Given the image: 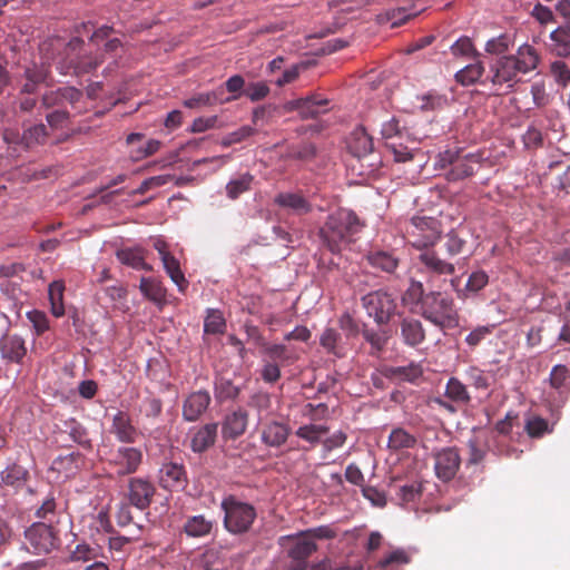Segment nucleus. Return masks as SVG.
I'll return each instance as SVG.
<instances>
[{"label":"nucleus","instance_id":"1","mask_svg":"<svg viewBox=\"0 0 570 570\" xmlns=\"http://www.w3.org/2000/svg\"><path fill=\"white\" fill-rule=\"evenodd\" d=\"M363 224L357 215L348 209L340 208L330 214L318 230L322 245L333 254L341 253L361 232Z\"/></svg>","mask_w":570,"mask_h":570},{"label":"nucleus","instance_id":"2","mask_svg":"<svg viewBox=\"0 0 570 570\" xmlns=\"http://www.w3.org/2000/svg\"><path fill=\"white\" fill-rule=\"evenodd\" d=\"M539 55L530 45L521 46L515 55L503 56L492 66V83H509L511 87L519 80L520 73H528L534 70L539 63Z\"/></svg>","mask_w":570,"mask_h":570},{"label":"nucleus","instance_id":"3","mask_svg":"<svg viewBox=\"0 0 570 570\" xmlns=\"http://www.w3.org/2000/svg\"><path fill=\"white\" fill-rule=\"evenodd\" d=\"M220 509L224 512V528L230 534L247 533L257 519L256 508L235 494L225 495Z\"/></svg>","mask_w":570,"mask_h":570},{"label":"nucleus","instance_id":"4","mask_svg":"<svg viewBox=\"0 0 570 570\" xmlns=\"http://www.w3.org/2000/svg\"><path fill=\"white\" fill-rule=\"evenodd\" d=\"M101 63L102 57L87 52L85 41L75 37L65 46L57 68L62 75L80 76L96 70Z\"/></svg>","mask_w":570,"mask_h":570},{"label":"nucleus","instance_id":"5","mask_svg":"<svg viewBox=\"0 0 570 570\" xmlns=\"http://www.w3.org/2000/svg\"><path fill=\"white\" fill-rule=\"evenodd\" d=\"M421 315L441 331L459 326L460 316L451 297L440 292H430L422 302Z\"/></svg>","mask_w":570,"mask_h":570},{"label":"nucleus","instance_id":"6","mask_svg":"<svg viewBox=\"0 0 570 570\" xmlns=\"http://www.w3.org/2000/svg\"><path fill=\"white\" fill-rule=\"evenodd\" d=\"M479 165L480 158L478 155L464 154L459 148L439 153L434 163L436 169H449L445 174L449 181H458L473 176Z\"/></svg>","mask_w":570,"mask_h":570},{"label":"nucleus","instance_id":"7","mask_svg":"<svg viewBox=\"0 0 570 570\" xmlns=\"http://www.w3.org/2000/svg\"><path fill=\"white\" fill-rule=\"evenodd\" d=\"M409 244L421 250L433 246L442 229L439 219L429 216H414L405 227Z\"/></svg>","mask_w":570,"mask_h":570},{"label":"nucleus","instance_id":"8","mask_svg":"<svg viewBox=\"0 0 570 570\" xmlns=\"http://www.w3.org/2000/svg\"><path fill=\"white\" fill-rule=\"evenodd\" d=\"M142 451L135 446H119L108 460V465L116 478L136 473L142 463Z\"/></svg>","mask_w":570,"mask_h":570},{"label":"nucleus","instance_id":"9","mask_svg":"<svg viewBox=\"0 0 570 570\" xmlns=\"http://www.w3.org/2000/svg\"><path fill=\"white\" fill-rule=\"evenodd\" d=\"M367 314L374 317L377 324H386L395 314V298L384 291H375L362 297Z\"/></svg>","mask_w":570,"mask_h":570},{"label":"nucleus","instance_id":"10","mask_svg":"<svg viewBox=\"0 0 570 570\" xmlns=\"http://www.w3.org/2000/svg\"><path fill=\"white\" fill-rule=\"evenodd\" d=\"M29 549L33 553H49L59 544V538L51 525L42 522L33 523L24 532Z\"/></svg>","mask_w":570,"mask_h":570},{"label":"nucleus","instance_id":"11","mask_svg":"<svg viewBox=\"0 0 570 570\" xmlns=\"http://www.w3.org/2000/svg\"><path fill=\"white\" fill-rule=\"evenodd\" d=\"M421 264V272L428 276V282L433 284L442 276H451L455 273L454 264L440 257V255L431 248L421 250L417 256Z\"/></svg>","mask_w":570,"mask_h":570},{"label":"nucleus","instance_id":"12","mask_svg":"<svg viewBox=\"0 0 570 570\" xmlns=\"http://www.w3.org/2000/svg\"><path fill=\"white\" fill-rule=\"evenodd\" d=\"M434 471L443 482L451 481L461 465V455L454 446L442 448L433 453Z\"/></svg>","mask_w":570,"mask_h":570},{"label":"nucleus","instance_id":"13","mask_svg":"<svg viewBox=\"0 0 570 570\" xmlns=\"http://www.w3.org/2000/svg\"><path fill=\"white\" fill-rule=\"evenodd\" d=\"M330 104L328 99L321 95L313 94L305 98L293 99L284 104V110L287 112L297 111L303 119H314L325 114Z\"/></svg>","mask_w":570,"mask_h":570},{"label":"nucleus","instance_id":"14","mask_svg":"<svg viewBox=\"0 0 570 570\" xmlns=\"http://www.w3.org/2000/svg\"><path fill=\"white\" fill-rule=\"evenodd\" d=\"M129 503L138 510H146L156 493L155 485L146 478H130L127 485Z\"/></svg>","mask_w":570,"mask_h":570},{"label":"nucleus","instance_id":"15","mask_svg":"<svg viewBox=\"0 0 570 570\" xmlns=\"http://www.w3.org/2000/svg\"><path fill=\"white\" fill-rule=\"evenodd\" d=\"M159 484L169 491H181L188 484L186 469L176 462H166L159 470Z\"/></svg>","mask_w":570,"mask_h":570},{"label":"nucleus","instance_id":"16","mask_svg":"<svg viewBox=\"0 0 570 570\" xmlns=\"http://www.w3.org/2000/svg\"><path fill=\"white\" fill-rule=\"evenodd\" d=\"M82 92L75 87H61L50 90L42 96V106L47 109H65L67 106L75 107L81 99Z\"/></svg>","mask_w":570,"mask_h":570},{"label":"nucleus","instance_id":"17","mask_svg":"<svg viewBox=\"0 0 570 570\" xmlns=\"http://www.w3.org/2000/svg\"><path fill=\"white\" fill-rule=\"evenodd\" d=\"M274 204L296 216L307 215L313 210L312 204L301 193H279L275 196Z\"/></svg>","mask_w":570,"mask_h":570},{"label":"nucleus","instance_id":"18","mask_svg":"<svg viewBox=\"0 0 570 570\" xmlns=\"http://www.w3.org/2000/svg\"><path fill=\"white\" fill-rule=\"evenodd\" d=\"M210 395L207 391L200 390L191 393L183 405V416L188 422L198 420L210 404Z\"/></svg>","mask_w":570,"mask_h":570},{"label":"nucleus","instance_id":"19","mask_svg":"<svg viewBox=\"0 0 570 570\" xmlns=\"http://www.w3.org/2000/svg\"><path fill=\"white\" fill-rule=\"evenodd\" d=\"M382 373L390 380L416 384L422 379L424 370L421 363L411 362L404 366H386Z\"/></svg>","mask_w":570,"mask_h":570},{"label":"nucleus","instance_id":"20","mask_svg":"<svg viewBox=\"0 0 570 570\" xmlns=\"http://www.w3.org/2000/svg\"><path fill=\"white\" fill-rule=\"evenodd\" d=\"M248 424V413L244 409H237L227 414L223 425L222 433L225 439L236 440L243 435Z\"/></svg>","mask_w":570,"mask_h":570},{"label":"nucleus","instance_id":"21","mask_svg":"<svg viewBox=\"0 0 570 570\" xmlns=\"http://www.w3.org/2000/svg\"><path fill=\"white\" fill-rule=\"evenodd\" d=\"M291 433V428L283 422L271 421L263 425L262 442L271 448H279L283 445Z\"/></svg>","mask_w":570,"mask_h":570},{"label":"nucleus","instance_id":"22","mask_svg":"<svg viewBox=\"0 0 570 570\" xmlns=\"http://www.w3.org/2000/svg\"><path fill=\"white\" fill-rule=\"evenodd\" d=\"M400 335L405 345L416 347L424 342L425 330L421 321L404 317L400 323Z\"/></svg>","mask_w":570,"mask_h":570},{"label":"nucleus","instance_id":"23","mask_svg":"<svg viewBox=\"0 0 570 570\" xmlns=\"http://www.w3.org/2000/svg\"><path fill=\"white\" fill-rule=\"evenodd\" d=\"M1 357L13 363H20L27 354L24 341L18 335L6 334L0 340Z\"/></svg>","mask_w":570,"mask_h":570},{"label":"nucleus","instance_id":"24","mask_svg":"<svg viewBox=\"0 0 570 570\" xmlns=\"http://www.w3.org/2000/svg\"><path fill=\"white\" fill-rule=\"evenodd\" d=\"M316 543L312 540H297L288 550V556L293 560L291 570H306V561L316 551Z\"/></svg>","mask_w":570,"mask_h":570},{"label":"nucleus","instance_id":"25","mask_svg":"<svg viewBox=\"0 0 570 570\" xmlns=\"http://www.w3.org/2000/svg\"><path fill=\"white\" fill-rule=\"evenodd\" d=\"M263 353L269 362H276L281 366L293 365L298 360L296 351L285 344H271L263 345Z\"/></svg>","mask_w":570,"mask_h":570},{"label":"nucleus","instance_id":"26","mask_svg":"<svg viewBox=\"0 0 570 570\" xmlns=\"http://www.w3.org/2000/svg\"><path fill=\"white\" fill-rule=\"evenodd\" d=\"M28 480L29 471L18 463L8 465L1 472V487L10 488L14 492H18L20 489H22Z\"/></svg>","mask_w":570,"mask_h":570},{"label":"nucleus","instance_id":"27","mask_svg":"<svg viewBox=\"0 0 570 570\" xmlns=\"http://www.w3.org/2000/svg\"><path fill=\"white\" fill-rule=\"evenodd\" d=\"M111 433L122 443H134L138 432L127 413L119 411L112 419Z\"/></svg>","mask_w":570,"mask_h":570},{"label":"nucleus","instance_id":"28","mask_svg":"<svg viewBox=\"0 0 570 570\" xmlns=\"http://www.w3.org/2000/svg\"><path fill=\"white\" fill-rule=\"evenodd\" d=\"M139 289L147 299L156 305L161 306L166 303L167 289L158 278L142 276L140 278Z\"/></svg>","mask_w":570,"mask_h":570},{"label":"nucleus","instance_id":"29","mask_svg":"<svg viewBox=\"0 0 570 570\" xmlns=\"http://www.w3.org/2000/svg\"><path fill=\"white\" fill-rule=\"evenodd\" d=\"M223 96L224 89L219 87L213 91L197 94L184 100L183 105L186 108L195 109L203 106H214L217 104H226L232 101L230 98H223Z\"/></svg>","mask_w":570,"mask_h":570},{"label":"nucleus","instance_id":"30","mask_svg":"<svg viewBox=\"0 0 570 570\" xmlns=\"http://www.w3.org/2000/svg\"><path fill=\"white\" fill-rule=\"evenodd\" d=\"M215 521L207 519L203 514L188 517L184 523L183 530L190 538H203L213 531Z\"/></svg>","mask_w":570,"mask_h":570},{"label":"nucleus","instance_id":"31","mask_svg":"<svg viewBox=\"0 0 570 570\" xmlns=\"http://www.w3.org/2000/svg\"><path fill=\"white\" fill-rule=\"evenodd\" d=\"M216 423H209L200 428L191 438L190 448L194 452L200 453L212 446L217 436Z\"/></svg>","mask_w":570,"mask_h":570},{"label":"nucleus","instance_id":"32","mask_svg":"<svg viewBox=\"0 0 570 570\" xmlns=\"http://www.w3.org/2000/svg\"><path fill=\"white\" fill-rule=\"evenodd\" d=\"M367 263L375 269L393 273L399 266V258L386 250H372L365 256Z\"/></svg>","mask_w":570,"mask_h":570},{"label":"nucleus","instance_id":"33","mask_svg":"<svg viewBox=\"0 0 570 570\" xmlns=\"http://www.w3.org/2000/svg\"><path fill=\"white\" fill-rule=\"evenodd\" d=\"M145 253L141 247L122 248L117 250L116 256L124 265L150 272L153 266L145 262Z\"/></svg>","mask_w":570,"mask_h":570},{"label":"nucleus","instance_id":"34","mask_svg":"<svg viewBox=\"0 0 570 570\" xmlns=\"http://www.w3.org/2000/svg\"><path fill=\"white\" fill-rule=\"evenodd\" d=\"M350 149L356 157H363L373 150V139L364 127H357L351 137Z\"/></svg>","mask_w":570,"mask_h":570},{"label":"nucleus","instance_id":"35","mask_svg":"<svg viewBox=\"0 0 570 570\" xmlns=\"http://www.w3.org/2000/svg\"><path fill=\"white\" fill-rule=\"evenodd\" d=\"M395 498L402 505L416 502L423 491V484L421 481H412L404 484L394 485Z\"/></svg>","mask_w":570,"mask_h":570},{"label":"nucleus","instance_id":"36","mask_svg":"<svg viewBox=\"0 0 570 570\" xmlns=\"http://www.w3.org/2000/svg\"><path fill=\"white\" fill-rule=\"evenodd\" d=\"M444 395L452 402L461 405H468L471 402V395L466 385L454 376L449 379Z\"/></svg>","mask_w":570,"mask_h":570},{"label":"nucleus","instance_id":"37","mask_svg":"<svg viewBox=\"0 0 570 570\" xmlns=\"http://www.w3.org/2000/svg\"><path fill=\"white\" fill-rule=\"evenodd\" d=\"M99 557H102V548L97 543L80 542L70 553V560L73 562L96 561Z\"/></svg>","mask_w":570,"mask_h":570},{"label":"nucleus","instance_id":"38","mask_svg":"<svg viewBox=\"0 0 570 570\" xmlns=\"http://www.w3.org/2000/svg\"><path fill=\"white\" fill-rule=\"evenodd\" d=\"M161 262L167 275L178 286L179 291L184 292L188 286V282L180 269V264L178 259L170 254L168 256L163 257Z\"/></svg>","mask_w":570,"mask_h":570},{"label":"nucleus","instance_id":"39","mask_svg":"<svg viewBox=\"0 0 570 570\" xmlns=\"http://www.w3.org/2000/svg\"><path fill=\"white\" fill-rule=\"evenodd\" d=\"M328 430L330 429L326 425L311 423L301 425L295 431V435L308 442L312 446H315L322 442V436L325 435Z\"/></svg>","mask_w":570,"mask_h":570},{"label":"nucleus","instance_id":"40","mask_svg":"<svg viewBox=\"0 0 570 570\" xmlns=\"http://www.w3.org/2000/svg\"><path fill=\"white\" fill-rule=\"evenodd\" d=\"M551 50L559 57L570 56V31L559 27L550 33Z\"/></svg>","mask_w":570,"mask_h":570},{"label":"nucleus","instance_id":"41","mask_svg":"<svg viewBox=\"0 0 570 570\" xmlns=\"http://www.w3.org/2000/svg\"><path fill=\"white\" fill-rule=\"evenodd\" d=\"M484 66L482 62L476 61L468 65L455 73V80L462 86L474 85L483 75Z\"/></svg>","mask_w":570,"mask_h":570},{"label":"nucleus","instance_id":"42","mask_svg":"<svg viewBox=\"0 0 570 570\" xmlns=\"http://www.w3.org/2000/svg\"><path fill=\"white\" fill-rule=\"evenodd\" d=\"M416 439L402 428L393 429L389 436V448L392 450H402L413 448Z\"/></svg>","mask_w":570,"mask_h":570},{"label":"nucleus","instance_id":"43","mask_svg":"<svg viewBox=\"0 0 570 570\" xmlns=\"http://www.w3.org/2000/svg\"><path fill=\"white\" fill-rule=\"evenodd\" d=\"M47 137L48 132L46 126L43 124H39L24 130L21 137V142L23 144V148L28 149L35 145L43 144Z\"/></svg>","mask_w":570,"mask_h":570},{"label":"nucleus","instance_id":"44","mask_svg":"<svg viewBox=\"0 0 570 570\" xmlns=\"http://www.w3.org/2000/svg\"><path fill=\"white\" fill-rule=\"evenodd\" d=\"M226 330V322L223 313L218 309H208L204 322V332L207 334H223Z\"/></svg>","mask_w":570,"mask_h":570},{"label":"nucleus","instance_id":"45","mask_svg":"<svg viewBox=\"0 0 570 570\" xmlns=\"http://www.w3.org/2000/svg\"><path fill=\"white\" fill-rule=\"evenodd\" d=\"M451 53L454 57L476 58L480 53L476 51L472 40L463 36L459 38L451 47Z\"/></svg>","mask_w":570,"mask_h":570},{"label":"nucleus","instance_id":"46","mask_svg":"<svg viewBox=\"0 0 570 570\" xmlns=\"http://www.w3.org/2000/svg\"><path fill=\"white\" fill-rule=\"evenodd\" d=\"M253 181V176L249 174H244L239 178L230 180L226 185V193L230 199H236L239 195L249 190Z\"/></svg>","mask_w":570,"mask_h":570},{"label":"nucleus","instance_id":"47","mask_svg":"<svg viewBox=\"0 0 570 570\" xmlns=\"http://www.w3.org/2000/svg\"><path fill=\"white\" fill-rule=\"evenodd\" d=\"M63 291L65 285L61 281H55L49 285V298L52 305V313L56 316L63 315V305H62V298H63Z\"/></svg>","mask_w":570,"mask_h":570},{"label":"nucleus","instance_id":"48","mask_svg":"<svg viewBox=\"0 0 570 570\" xmlns=\"http://www.w3.org/2000/svg\"><path fill=\"white\" fill-rule=\"evenodd\" d=\"M493 330L494 325H479L465 336V343L471 350H474L492 334Z\"/></svg>","mask_w":570,"mask_h":570},{"label":"nucleus","instance_id":"49","mask_svg":"<svg viewBox=\"0 0 570 570\" xmlns=\"http://www.w3.org/2000/svg\"><path fill=\"white\" fill-rule=\"evenodd\" d=\"M465 377L469 384L476 390H487L490 386L489 376L476 366H470L465 372Z\"/></svg>","mask_w":570,"mask_h":570},{"label":"nucleus","instance_id":"50","mask_svg":"<svg viewBox=\"0 0 570 570\" xmlns=\"http://www.w3.org/2000/svg\"><path fill=\"white\" fill-rule=\"evenodd\" d=\"M341 341V334L334 328H325L320 337V344L327 353L340 356L337 344Z\"/></svg>","mask_w":570,"mask_h":570},{"label":"nucleus","instance_id":"51","mask_svg":"<svg viewBox=\"0 0 570 570\" xmlns=\"http://www.w3.org/2000/svg\"><path fill=\"white\" fill-rule=\"evenodd\" d=\"M550 73L554 81L562 87L570 85V67L562 60H556L550 65Z\"/></svg>","mask_w":570,"mask_h":570},{"label":"nucleus","instance_id":"52","mask_svg":"<svg viewBox=\"0 0 570 570\" xmlns=\"http://www.w3.org/2000/svg\"><path fill=\"white\" fill-rule=\"evenodd\" d=\"M381 134L382 138L385 140V145H387L389 141L402 140L406 135V132L400 127L399 120L395 118L383 124Z\"/></svg>","mask_w":570,"mask_h":570},{"label":"nucleus","instance_id":"53","mask_svg":"<svg viewBox=\"0 0 570 570\" xmlns=\"http://www.w3.org/2000/svg\"><path fill=\"white\" fill-rule=\"evenodd\" d=\"M239 393V390L229 380L219 379L215 383V394L219 401L235 399Z\"/></svg>","mask_w":570,"mask_h":570},{"label":"nucleus","instance_id":"54","mask_svg":"<svg viewBox=\"0 0 570 570\" xmlns=\"http://www.w3.org/2000/svg\"><path fill=\"white\" fill-rule=\"evenodd\" d=\"M421 101V109L426 111L443 109L448 105L446 96L436 92H429L422 96Z\"/></svg>","mask_w":570,"mask_h":570},{"label":"nucleus","instance_id":"55","mask_svg":"<svg viewBox=\"0 0 570 570\" xmlns=\"http://www.w3.org/2000/svg\"><path fill=\"white\" fill-rule=\"evenodd\" d=\"M271 89L265 81L250 82L246 86L244 95L250 101H259L268 96Z\"/></svg>","mask_w":570,"mask_h":570},{"label":"nucleus","instance_id":"56","mask_svg":"<svg viewBox=\"0 0 570 570\" xmlns=\"http://www.w3.org/2000/svg\"><path fill=\"white\" fill-rule=\"evenodd\" d=\"M524 430L530 438H541L548 431V422L540 416H532L527 420Z\"/></svg>","mask_w":570,"mask_h":570},{"label":"nucleus","instance_id":"57","mask_svg":"<svg viewBox=\"0 0 570 570\" xmlns=\"http://www.w3.org/2000/svg\"><path fill=\"white\" fill-rule=\"evenodd\" d=\"M511 39L508 35H500L485 43V51L492 55H502L508 51Z\"/></svg>","mask_w":570,"mask_h":570},{"label":"nucleus","instance_id":"58","mask_svg":"<svg viewBox=\"0 0 570 570\" xmlns=\"http://www.w3.org/2000/svg\"><path fill=\"white\" fill-rule=\"evenodd\" d=\"M489 283V276L484 271L473 272L466 282L465 289L471 293H478Z\"/></svg>","mask_w":570,"mask_h":570},{"label":"nucleus","instance_id":"59","mask_svg":"<svg viewBox=\"0 0 570 570\" xmlns=\"http://www.w3.org/2000/svg\"><path fill=\"white\" fill-rule=\"evenodd\" d=\"M281 365L276 362H269L264 360L263 367L261 370V377L265 383L273 384L281 379Z\"/></svg>","mask_w":570,"mask_h":570},{"label":"nucleus","instance_id":"60","mask_svg":"<svg viewBox=\"0 0 570 570\" xmlns=\"http://www.w3.org/2000/svg\"><path fill=\"white\" fill-rule=\"evenodd\" d=\"M464 245L465 240L460 237L455 230H451L446 234L444 246L449 256L452 257L459 255L462 252Z\"/></svg>","mask_w":570,"mask_h":570},{"label":"nucleus","instance_id":"61","mask_svg":"<svg viewBox=\"0 0 570 570\" xmlns=\"http://www.w3.org/2000/svg\"><path fill=\"white\" fill-rule=\"evenodd\" d=\"M386 147L393 153L395 161L405 163L413 158L412 150L399 140L389 141Z\"/></svg>","mask_w":570,"mask_h":570},{"label":"nucleus","instance_id":"62","mask_svg":"<svg viewBox=\"0 0 570 570\" xmlns=\"http://www.w3.org/2000/svg\"><path fill=\"white\" fill-rule=\"evenodd\" d=\"M303 413L305 416H308L312 421H321L326 419L328 414V406L325 403H307L304 406Z\"/></svg>","mask_w":570,"mask_h":570},{"label":"nucleus","instance_id":"63","mask_svg":"<svg viewBox=\"0 0 570 570\" xmlns=\"http://www.w3.org/2000/svg\"><path fill=\"white\" fill-rule=\"evenodd\" d=\"M69 435L73 442L82 446H90V440L87 436L86 429L75 420L70 422Z\"/></svg>","mask_w":570,"mask_h":570},{"label":"nucleus","instance_id":"64","mask_svg":"<svg viewBox=\"0 0 570 570\" xmlns=\"http://www.w3.org/2000/svg\"><path fill=\"white\" fill-rule=\"evenodd\" d=\"M46 119L51 128H62L69 119V111L67 108L55 109L46 116Z\"/></svg>","mask_w":570,"mask_h":570}]
</instances>
